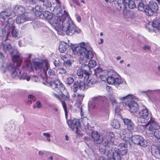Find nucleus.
Listing matches in <instances>:
<instances>
[{
	"instance_id": "35",
	"label": "nucleus",
	"mask_w": 160,
	"mask_h": 160,
	"mask_svg": "<svg viewBox=\"0 0 160 160\" xmlns=\"http://www.w3.org/2000/svg\"><path fill=\"white\" fill-rule=\"evenodd\" d=\"M44 17L47 19L50 20L52 18V14L48 11H45L43 12Z\"/></svg>"
},
{
	"instance_id": "38",
	"label": "nucleus",
	"mask_w": 160,
	"mask_h": 160,
	"mask_svg": "<svg viewBox=\"0 0 160 160\" xmlns=\"http://www.w3.org/2000/svg\"><path fill=\"white\" fill-rule=\"evenodd\" d=\"M55 1H56V2H57L58 4H57V6H56L55 8H54L53 9V12H54V13L55 14H56V15H57V12L56 11V12L54 11V9L55 8H56V9H59V8H60V9L62 10L63 11V13L64 12V10L63 11V10L62 8V5H61V2L60 1V0H55Z\"/></svg>"
},
{
	"instance_id": "59",
	"label": "nucleus",
	"mask_w": 160,
	"mask_h": 160,
	"mask_svg": "<svg viewBox=\"0 0 160 160\" xmlns=\"http://www.w3.org/2000/svg\"><path fill=\"white\" fill-rule=\"evenodd\" d=\"M35 11H42L41 6L39 5H37L35 7Z\"/></svg>"
},
{
	"instance_id": "16",
	"label": "nucleus",
	"mask_w": 160,
	"mask_h": 160,
	"mask_svg": "<svg viewBox=\"0 0 160 160\" xmlns=\"http://www.w3.org/2000/svg\"><path fill=\"white\" fill-rule=\"evenodd\" d=\"M108 157V160H121V156L117 150L113 151L112 153L109 151Z\"/></svg>"
},
{
	"instance_id": "33",
	"label": "nucleus",
	"mask_w": 160,
	"mask_h": 160,
	"mask_svg": "<svg viewBox=\"0 0 160 160\" xmlns=\"http://www.w3.org/2000/svg\"><path fill=\"white\" fill-rule=\"evenodd\" d=\"M109 98L113 106H115L116 108L115 111H116L118 108V102L116 100L115 97L113 96H110L109 97Z\"/></svg>"
},
{
	"instance_id": "10",
	"label": "nucleus",
	"mask_w": 160,
	"mask_h": 160,
	"mask_svg": "<svg viewBox=\"0 0 160 160\" xmlns=\"http://www.w3.org/2000/svg\"><path fill=\"white\" fill-rule=\"evenodd\" d=\"M117 75L113 72L111 76H109L107 78V82L109 84H113L116 86L122 83L123 81L120 78L117 77Z\"/></svg>"
},
{
	"instance_id": "7",
	"label": "nucleus",
	"mask_w": 160,
	"mask_h": 160,
	"mask_svg": "<svg viewBox=\"0 0 160 160\" xmlns=\"http://www.w3.org/2000/svg\"><path fill=\"white\" fill-rule=\"evenodd\" d=\"M33 66H32V70L34 69L37 73H41V74L45 76L47 73V71L49 67V65L47 60H44L42 62L34 61L32 62Z\"/></svg>"
},
{
	"instance_id": "48",
	"label": "nucleus",
	"mask_w": 160,
	"mask_h": 160,
	"mask_svg": "<svg viewBox=\"0 0 160 160\" xmlns=\"http://www.w3.org/2000/svg\"><path fill=\"white\" fill-rule=\"evenodd\" d=\"M42 2H43V5L46 7L50 8L52 6L51 2L48 0H44Z\"/></svg>"
},
{
	"instance_id": "40",
	"label": "nucleus",
	"mask_w": 160,
	"mask_h": 160,
	"mask_svg": "<svg viewBox=\"0 0 160 160\" xmlns=\"http://www.w3.org/2000/svg\"><path fill=\"white\" fill-rule=\"evenodd\" d=\"M90 70V69H89L86 67H85L84 69H83V74L85 75V76H84V79L85 78H90L89 76L90 74L88 72V71H89Z\"/></svg>"
},
{
	"instance_id": "61",
	"label": "nucleus",
	"mask_w": 160,
	"mask_h": 160,
	"mask_svg": "<svg viewBox=\"0 0 160 160\" xmlns=\"http://www.w3.org/2000/svg\"><path fill=\"white\" fill-rule=\"evenodd\" d=\"M36 107L38 108H40L42 107L40 102L39 101H38L36 103Z\"/></svg>"
},
{
	"instance_id": "20",
	"label": "nucleus",
	"mask_w": 160,
	"mask_h": 160,
	"mask_svg": "<svg viewBox=\"0 0 160 160\" xmlns=\"http://www.w3.org/2000/svg\"><path fill=\"white\" fill-rule=\"evenodd\" d=\"M25 12V8L21 5H16L13 8V12L15 14H21V13H24Z\"/></svg>"
},
{
	"instance_id": "8",
	"label": "nucleus",
	"mask_w": 160,
	"mask_h": 160,
	"mask_svg": "<svg viewBox=\"0 0 160 160\" xmlns=\"http://www.w3.org/2000/svg\"><path fill=\"white\" fill-rule=\"evenodd\" d=\"M60 92H61L62 94L60 96L54 92H52V95L53 97L61 102L62 106L66 113L67 111V107L65 103L63 101L68 100L69 98V95L68 92L66 89H65V88L64 89L62 90V91H60Z\"/></svg>"
},
{
	"instance_id": "19",
	"label": "nucleus",
	"mask_w": 160,
	"mask_h": 160,
	"mask_svg": "<svg viewBox=\"0 0 160 160\" xmlns=\"http://www.w3.org/2000/svg\"><path fill=\"white\" fill-rule=\"evenodd\" d=\"M151 152L156 158L160 159V146L158 147L152 146Z\"/></svg>"
},
{
	"instance_id": "51",
	"label": "nucleus",
	"mask_w": 160,
	"mask_h": 160,
	"mask_svg": "<svg viewBox=\"0 0 160 160\" xmlns=\"http://www.w3.org/2000/svg\"><path fill=\"white\" fill-rule=\"evenodd\" d=\"M138 4V8L139 10L141 11H143L145 9V6L144 5L142 2L137 4Z\"/></svg>"
},
{
	"instance_id": "22",
	"label": "nucleus",
	"mask_w": 160,
	"mask_h": 160,
	"mask_svg": "<svg viewBox=\"0 0 160 160\" xmlns=\"http://www.w3.org/2000/svg\"><path fill=\"white\" fill-rule=\"evenodd\" d=\"M97 82V80L94 78H91L90 77L86 78H85L84 82L85 86L91 87L96 83Z\"/></svg>"
},
{
	"instance_id": "53",
	"label": "nucleus",
	"mask_w": 160,
	"mask_h": 160,
	"mask_svg": "<svg viewBox=\"0 0 160 160\" xmlns=\"http://www.w3.org/2000/svg\"><path fill=\"white\" fill-rule=\"evenodd\" d=\"M84 107H83L82 106H81V107L80 108V114L81 117L82 118H84Z\"/></svg>"
},
{
	"instance_id": "55",
	"label": "nucleus",
	"mask_w": 160,
	"mask_h": 160,
	"mask_svg": "<svg viewBox=\"0 0 160 160\" xmlns=\"http://www.w3.org/2000/svg\"><path fill=\"white\" fill-rule=\"evenodd\" d=\"M95 73L94 74L97 75L98 73H99L102 71V69L101 68H97L96 69L94 70Z\"/></svg>"
},
{
	"instance_id": "57",
	"label": "nucleus",
	"mask_w": 160,
	"mask_h": 160,
	"mask_svg": "<svg viewBox=\"0 0 160 160\" xmlns=\"http://www.w3.org/2000/svg\"><path fill=\"white\" fill-rule=\"evenodd\" d=\"M100 96L94 97L92 98V100L93 102L96 101H98L100 100Z\"/></svg>"
},
{
	"instance_id": "32",
	"label": "nucleus",
	"mask_w": 160,
	"mask_h": 160,
	"mask_svg": "<svg viewBox=\"0 0 160 160\" xmlns=\"http://www.w3.org/2000/svg\"><path fill=\"white\" fill-rule=\"evenodd\" d=\"M31 55H29V58L26 60L23 66V68L25 69H28L30 67L32 68V66H33L32 63L31 64L30 62V57Z\"/></svg>"
},
{
	"instance_id": "46",
	"label": "nucleus",
	"mask_w": 160,
	"mask_h": 160,
	"mask_svg": "<svg viewBox=\"0 0 160 160\" xmlns=\"http://www.w3.org/2000/svg\"><path fill=\"white\" fill-rule=\"evenodd\" d=\"M43 135L47 138V141L48 142H51V140L50 138L51 135L49 132H44L42 133Z\"/></svg>"
},
{
	"instance_id": "45",
	"label": "nucleus",
	"mask_w": 160,
	"mask_h": 160,
	"mask_svg": "<svg viewBox=\"0 0 160 160\" xmlns=\"http://www.w3.org/2000/svg\"><path fill=\"white\" fill-rule=\"evenodd\" d=\"M69 56L70 57V58L69 60L68 59V60H66V61H65V62L67 65L70 66H71V65L72 64V63L73 62V61L72 60V58H71H71H72L70 55H66V58H67L68 57H69Z\"/></svg>"
},
{
	"instance_id": "18",
	"label": "nucleus",
	"mask_w": 160,
	"mask_h": 160,
	"mask_svg": "<svg viewBox=\"0 0 160 160\" xmlns=\"http://www.w3.org/2000/svg\"><path fill=\"white\" fill-rule=\"evenodd\" d=\"M118 149L122 155H125L127 153L128 148L126 144L123 143H120L118 146Z\"/></svg>"
},
{
	"instance_id": "62",
	"label": "nucleus",
	"mask_w": 160,
	"mask_h": 160,
	"mask_svg": "<svg viewBox=\"0 0 160 160\" xmlns=\"http://www.w3.org/2000/svg\"><path fill=\"white\" fill-rule=\"evenodd\" d=\"M28 98H31L33 101H35L36 98L35 97L32 95H30L28 96Z\"/></svg>"
},
{
	"instance_id": "1",
	"label": "nucleus",
	"mask_w": 160,
	"mask_h": 160,
	"mask_svg": "<svg viewBox=\"0 0 160 160\" xmlns=\"http://www.w3.org/2000/svg\"><path fill=\"white\" fill-rule=\"evenodd\" d=\"M54 12H57L56 15V17L53 22V25L55 29L60 34H62L63 32L68 35L72 36L73 32L72 30L74 26L73 22L68 18V13L64 10L59 8V9L55 8Z\"/></svg>"
},
{
	"instance_id": "36",
	"label": "nucleus",
	"mask_w": 160,
	"mask_h": 160,
	"mask_svg": "<svg viewBox=\"0 0 160 160\" xmlns=\"http://www.w3.org/2000/svg\"><path fill=\"white\" fill-rule=\"evenodd\" d=\"M127 7L128 6L130 8L133 9L136 7V5L135 2L132 0H128L127 2Z\"/></svg>"
},
{
	"instance_id": "37",
	"label": "nucleus",
	"mask_w": 160,
	"mask_h": 160,
	"mask_svg": "<svg viewBox=\"0 0 160 160\" xmlns=\"http://www.w3.org/2000/svg\"><path fill=\"white\" fill-rule=\"evenodd\" d=\"M55 1H56V2H57L58 4H57V6H56L55 8H54L53 9V12H54V13L55 14H56V15H57V12L56 11V12L54 11V9L55 8H56V9H59V8H60V9L62 10L63 11V13L64 12V10L63 11V10L62 8V5H61V2L60 1V0H55Z\"/></svg>"
},
{
	"instance_id": "27",
	"label": "nucleus",
	"mask_w": 160,
	"mask_h": 160,
	"mask_svg": "<svg viewBox=\"0 0 160 160\" xmlns=\"http://www.w3.org/2000/svg\"><path fill=\"white\" fill-rule=\"evenodd\" d=\"M11 15V12L9 10H6L1 12L0 15L1 18L5 20Z\"/></svg>"
},
{
	"instance_id": "44",
	"label": "nucleus",
	"mask_w": 160,
	"mask_h": 160,
	"mask_svg": "<svg viewBox=\"0 0 160 160\" xmlns=\"http://www.w3.org/2000/svg\"><path fill=\"white\" fill-rule=\"evenodd\" d=\"M77 74L79 78H82L83 77V71L81 68H79L77 72Z\"/></svg>"
},
{
	"instance_id": "11",
	"label": "nucleus",
	"mask_w": 160,
	"mask_h": 160,
	"mask_svg": "<svg viewBox=\"0 0 160 160\" xmlns=\"http://www.w3.org/2000/svg\"><path fill=\"white\" fill-rule=\"evenodd\" d=\"M120 138L124 140L127 144L128 143L130 145V138L132 136V130L128 129L122 130L120 131Z\"/></svg>"
},
{
	"instance_id": "31",
	"label": "nucleus",
	"mask_w": 160,
	"mask_h": 160,
	"mask_svg": "<svg viewBox=\"0 0 160 160\" xmlns=\"http://www.w3.org/2000/svg\"><path fill=\"white\" fill-rule=\"evenodd\" d=\"M111 125L113 128L116 129L119 128L120 126L119 122L116 119H114L111 121Z\"/></svg>"
},
{
	"instance_id": "9",
	"label": "nucleus",
	"mask_w": 160,
	"mask_h": 160,
	"mask_svg": "<svg viewBox=\"0 0 160 160\" xmlns=\"http://www.w3.org/2000/svg\"><path fill=\"white\" fill-rule=\"evenodd\" d=\"M130 143L132 142L135 144L139 145L143 147H145L149 144V141L145 140L141 136L138 135L132 136L130 138Z\"/></svg>"
},
{
	"instance_id": "56",
	"label": "nucleus",
	"mask_w": 160,
	"mask_h": 160,
	"mask_svg": "<svg viewBox=\"0 0 160 160\" xmlns=\"http://www.w3.org/2000/svg\"><path fill=\"white\" fill-rule=\"evenodd\" d=\"M42 11H35V14L37 17L40 16L42 14Z\"/></svg>"
},
{
	"instance_id": "64",
	"label": "nucleus",
	"mask_w": 160,
	"mask_h": 160,
	"mask_svg": "<svg viewBox=\"0 0 160 160\" xmlns=\"http://www.w3.org/2000/svg\"><path fill=\"white\" fill-rule=\"evenodd\" d=\"M143 49L145 50H149L150 49V47L148 46H145L143 47Z\"/></svg>"
},
{
	"instance_id": "4",
	"label": "nucleus",
	"mask_w": 160,
	"mask_h": 160,
	"mask_svg": "<svg viewBox=\"0 0 160 160\" xmlns=\"http://www.w3.org/2000/svg\"><path fill=\"white\" fill-rule=\"evenodd\" d=\"M14 20L12 18H8L7 21L2 31L3 36L6 38L5 40L8 39V37L11 35V32L12 37L16 38H18L22 36L21 32L18 29H15L14 25Z\"/></svg>"
},
{
	"instance_id": "26",
	"label": "nucleus",
	"mask_w": 160,
	"mask_h": 160,
	"mask_svg": "<svg viewBox=\"0 0 160 160\" xmlns=\"http://www.w3.org/2000/svg\"><path fill=\"white\" fill-rule=\"evenodd\" d=\"M152 25L154 30H160V21L154 19L152 22Z\"/></svg>"
},
{
	"instance_id": "63",
	"label": "nucleus",
	"mask_w": 160,
	"mask_h": 160,
	"mask_svg": "<svg viewBox=\"0 0 160 160\" xmlns=\"http://www.w3.org/2000/svg\"><path fill=\"white\" fill-rule=\"evenodd\" d=\"M77 20L78 22H81L82 19L81 17L79 15H77Z\"/></svg>"
},
{
	"instance_id": "42",
	"label": "nucleus",
	"mask_w": 160,
	"mask_h": 160,
	"mask_svg": "<svg viewBox=\"0 0 160 160\" xmlns=\"http://www.w3.org/2000/svg\"><path fill=\"white\" fill-rule=\"evenodd\" d=\"M147 95H151L154 92L160 93V90H148L144 92Z\"/></svg>"
},
{
	"instance_id": "30",
	"label": "nucleus",
	"mask_w": 160,
	"mask_h": 160,
	"mask_svg": "<svg viewBox=\"0 0 160 160\" xmlns=\"http://www.w3.org/2000/svg\"><path fill=\"white\" fill-rule=\"evenodd\" d=\"M146 14L149 16H151L153 15L154 12L151 9L148 5H146L145 7L144 10Z\"/></svg>"
},
{
	"instance_id": "50",
	"label": "nucleus",
	"mask_w": 160,
	"mask_h": 160,
	"mask_svg": "<svg viewBox=\"0 0 160 160\" xmlns=\"http://www.w3.org/2000/svg\"><path fill=\"white\" fill-rule=\"evenodd\" d=\"M48 74L50 76H53L55 77V78H58L57 76L56 75V73L54 70L50 69L49 70L48 72Z\"/></svg>"
},
{
	"instance_id": "15",
	"label": "nucleus",
	"mask_w": 160,
	"mask_h": 160,
	"mask_svg": "<svg viewBox=\"0 0 160 160\" xmlns=\"http://www.w3.org/2000/svg\"><path fill=\"white\" fill-rule=\"evenodd\" d=\"M2 49L5 52L10 54H12L14 52H16V50L12 47L11 44L7 42L3 43Z\"/></svg>"
},
{
	"instance_id": "12",
	"label": "nucleus",
	"mask_w": 160,
	"mask_h": 160,
	"mask_svg": "<svg viewBox=\"0 0 160 160\" xmlns=\"http://www.w3.org/2000/svg\"><path fill=\"white\" fill-rule=\"evenodd\" d=\"M55 78L56 79L55 80L50 82V85L55 91L59 93L60 91H62V90L64 89V86L62 83H60L58 78Z\"/></svg>"
},
{
	"instance_id": "43",
	"label": "nucleus",
	"mask_w": 160,
	"mask_h": 160,
	"mask_svg": "<svg viewBox=\"0 0 160 160\" xmlns=\"http://www.w3.org/2000/svg\"><path fill=\"white\" fill-rule=\"evenodd\" d=\"M117 3L118 4H121L122 5L124 6V7L127 8V2L125 0H116Z\"/></svg>"
},
{
	"instance_id": "58",
	"label": "nucleus",
	"mask_w": 160,
	"mask_h": 160,
	"mask_svg": "<svg viewBox=\"0 0 160 160\" xmlns=\"http://www.w3.org/2000/svg\"><path fill=\"white\" fill-rule=\"evenodd\" d=\"M122 6L121 4H118L117 3L115 4L116 9L118 10H120L121 9Z\"/></svg>"
},
{
	"instance_id": "29",
	"label": "nucleus",
	"mask_w": 160,
	"mask_h": 160,
	"mask_svg": "<svg viewBox=\"0 0 160 160\" xmlns=\"http://www.w3.org/2000/svg\"><path fill=\"white\" fill-rule=\"evenodd\" d=\"M12 59L13 62L14 63H16L17 67H19L20 66L22 63V60L19 56H13L12 57Z\"/></svg>"
},
{
	"instance_id": "13",
	"label": "nucleus",
	"mask_w": 160,
	"mask_h": 160,
	"mask_svg": "<svg viewBox=\"0 0 160 160\" xmlns=\"http://www.w3.org/2000/svg\"><path fill=\"white\" fill-rule=\"evenodd\" d=\"M139 115L138 121L141 123H145L147 122L149 119L148 111L146 108L139 111Z\"/></svg>"
},
{
	"instance_id": "3",
	"label": "nucleus",
	"mask_w": 160,
	"mask_h": 160,
	"mask_svg": "<svg viewBox=\"0 0 160 160\" xmlns=\"http://www.w3.org/2000/svg\"><path fill=\"white\" fill-rule=\"evenodd\" d=\"M91 137L93 139L94 143L96 145L101 143L102 140L103 141V146L102 145L100 148L101 151L103 152H104L108 147L113 145L115 139V135L112 132L107 133L104 139H101L100 138V135L98 132L94 131L92 132Z\"/></svg>"
},
{
	"instance_id": "14",
	"label": "nucleus",
	"mask_w": 160,
	"mask_h": 160,
	"mask_svg": "<svg viewBox=\"0 0 160 160\" xmlns=\"http://www.w3.org/2000/svg\"><path fill=\"white\" fill-rule=\"evenodd\" d=\"M67 123L69 128L72 130L76 128V133L78 134V128L80 126V122L79 120L76 119L70 120L67 121Z\"/></svg>"
},
{
	"instance_id": "34",
	"label": "nucleus",
	"mask_w": 160,
	"mask_h": 160,
	"mask_svg": "<svg viewBox=\"0 0 160 160\" xmlns=\"http://www.w3.org/2000/svg\"><path fill=\"white\" fill-rule=\"evenodd\" d=\"M11 73L12 77H18L21 74V71L18 68H15Z\"/></svg>"
},
{
	"instance_id": "52",
	"label": "nucleus",
	"mask_w": 160,
	"mask_h": 160,
	"mask_svg": "<svg viewBox=\"0 0 160 160\" xmlns=\"http://www.w3.org/2000/svg\"><path fill=\"white\" fill-rule=\"evenodd\" d=\"M73 78H72L68 77L66 79L65 82L67 84L70 85L73 82Z\"/></svg>"
},
{
	"instance_id": "2",
	"label": "nucleus",
	"mask_w": 160,
	"mask_h": 160,
	"mask_svg": "<svg viewBox=\"0 0 160 160\" xmlns=\"http://www.w3.org/2000/svg\"><path fill=\"white\" fill-rule=\"evenodd\" d=\"M72 52L75 55L79 53L80 55L79 62L82 63L87 62L88 59L92 58L94 52L88 43L81 42L79 44L72 46Z\"/></svg>"
},
{
	"instance_id": "47",
	"label": "nucleus",
	"mask_w": 160,
	"mask_h": 160,
	"mask_svg": "<svg viewBox=\"0 0 160 160\" xmlns=\"http://www.w3.org/2000/svg\"><path fill=\"white\" fill-rule=\"evenodd\" d=\"M30 77L29 76H28L27 74L25 73H23L20 78L21 79H26L28 81L30 80Z\"/></svg>"
},
{
	"instance_id": "28",
	"label": "nucleus",
	"mask_w": 160,
	"mask_h": 160,
	"mask_svg": "<svg viewBox=\"0 0 160 160\" xmlns=\"http://www.w3.org/2000/svg\"><path fill=\"white\" fill-rule=\"evenodd\" d=\"M148 5L154 12H157L158 8V7L156 2L154 1H151Z\"/></svg>"
},
{
	"instance_id": "25",
	"label": "nucleus",
	"mask_w": 160,
	"mask_h": 160,
	"mask_svg": "<svg viewBox=\"0 0 160 160\" xmlns=\"http://www.w3.org/2000/svg\"><path fill=\"white\" fill-rule=\"evenodd\" d=\"M97 65L96 62L94 60H90L88 62V65L82 63L81 67L84 68L86 67L89 69H90L91 68H93L95 67Z\"/></svg>"
},
{
	"instance_id": "41",
	"label": "nucleus",
	"mask_w": 160,
	"mask_h": 160,
	"mask_svg": "<svg viewBox=\"0 0 160 160\" xmlns=\"http://www.w3.org/2000/svg\"><path fill=\"white\" fill-rule=\"evenodd\" d=\"M7 68L8 71L11 73L14 70L15 68L13 63H10L7 65Z\"/></svg>"
},
{
	"instance_id": "17",
	"label": "nucleus",
	"mask_w": 160,
	"mask_h": 160,
	"mask_svg": "<svg viewBox=\"0 0 160 160\" xmlns=\"http://www.w3.org/2000/svg\"><path fill=\"white\" fill-rule=\"evenodd\" d=\"M73 91L74 92L77 91L78 89L83 91L85 89V86L83 81H77L74 82L73 84Z\"/></svg>"
},
{
	"instance_id": "21",
	"label": "nucleus",
	"mask_w": 160,
	"mask_h": 160,
	"mask_svg": "<svg viewBox=\"0 0 160 160\" xmlns=\"http://www.w3.org/2000/svg\"><path fill=\"white\" fill-rule=\"evenodd\" d=\"M28 19V17L26 14L22 13L17 17L16 22L18 24H21L27 21Z\"/></svg>"
},
{
	"instance_id": "39",
	"label": "nucleus",
	"mask_w": 160,
	"mask_h": 160,
	"mask_svg": "<svg viewBox=\"0 0 160 160\" xmlns=\"http://www.w3.org/2000/svg\"><path fill=\"white\" fill-rule=\"evenodd\" d=\"M73 97L77 99L78 101L80 102L82 101L83 99L84 96L82 95L79 94L77 93L74 94L73 95Z\"/></svg>"
},
{
	"instance_id": "60",
	"label": "nucleus",
	"mask_w": 160,
	"mask_h": 160,
	"mask_svg": "<svg viewBox=\"0 0 160 160\" xmlns=\"http://www.w3.org/2000/svg\"><path fill=\"white\" fill-rule=\"evenodd\" d=\"M100 78L101 80L103 81H107V78L104 75H102L100 76Z\"/></svg>"
},
{
	"instance_id": "5",
	"label": "nucleus",
	"mask_w": 160,
	"mask_h": 160,
	"mask_svg": "<svg viewBox=\"0 0 160 160\" xmlns=\"http://www.w3.org/2000/svg\"><path fill=\"white\" fill-rule=\"evenodd\" d=\"M118 98L121 102H124L131 112L134 113L138 110V105L135 101L138 99L133 95L129 94L125 96L119 97Z\"/></svg>"
},
{
	"instance_id": "54",
	"label": "nucleus",
	"mask_w": 160,
	"mask_h": 160,
	"mask_svg": "<svg viewBox=\"0 0 160 160\" xmlns=\"http://www.w3.org/2000/svg\"><path fill=\"white\" fill-rule=\"evenodd\" d=\"M59 71V73L61 74H65L67 72V70L63 68H60Z\"/></svg>"
},
{
	"instance_id": "6",
	"label": "nucleus",
	"mask_w": 160,
	"mask_h": 160,
	"mask_svg": "<svg viewBox=\"0 0 160 160\" xmlns=\"http://www.w3.org/2000/svg\"><path fill=\"white\" fill-rule=\"evenodd\" d=\"M138 128L142 130L146 128V133L148 136L153 134L154 130H158L160 128V125L157 122L151 118L147 123L145 125H138Z\"/></svg>"
},
{
	"instance_id": "23",
	"label": "nucleus",
	"mask_w": 160,
	"mask_h": 160,
	"mask_svg": "<svg viewBox=\"0 0 160 160\" xmlns=\"http://www.w3.org/2000/svg\"><path fill=\"white\" fill-rule=\"evenodd\" d=\"M123 122L124 124L127 125V129L132 131L134 129V124L130 119L125 118L123 119Z\"/></svg>"
},
{
	"instance_id": "49",
	"label": "nucleus",
	"mask_w": 160,
	"mask_h": 160,
	"mask_svg": "<svg viewBox=\"0 0 160 160\" xmlns=\"http://www.w3.org/2000/svg\"><path fill=\"white\" fill-rule=\"evenodd\" d=\"M72 30L73 31V32L72 33V35L74 33V32H76L78 34L80 33L81 32V30L78 28L74 24V26Z\"/></svg>"
},
{
	"instance_id": "24",
	"label": "nucleus",
	"mask_w": 160,
	"mask_h": 160,
	"mask_svg": "<svg viewBox=\"0 0 160 160\" xmlns=\"http://www.w3.org/2000/svg\"><path fill=\"white\" fill-rule=\"evenodd\" d=\"M68 44L66 42H61L59 47V50L61 53H64L66 51L68 47Z\"/></svg>"
}]
</instances>
